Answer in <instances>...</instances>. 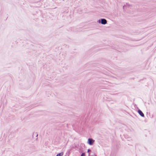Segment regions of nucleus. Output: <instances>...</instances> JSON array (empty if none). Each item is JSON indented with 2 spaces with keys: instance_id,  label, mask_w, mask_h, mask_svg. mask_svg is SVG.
Returning <instances> with one entry per match:
<instances>
[{
  "instance_id": "3",
  "label": "nucleus",
  "mask_w": 156,
  "mask_h": 156,
  "mask_svg": "<svg viewBox=\"0 0 156 156\" xmlns=\"http://www.w3.org/2000/svg\"><path fill=\"white\" fill-rule=\"evenodd\" d=\"M101 23L103 24H106L107 23V21L105 19H102L101 20Z\"/></svg>"
},
{
  "instance_id": "7",
  "label": "nucleus",
  "mask_w": 156,
  "mask_h": 156,
  "mask_svg": "<svg viewBox=\"0 0 156 156\" xmlns=\"http://www.w3.org/2000/svg\"><path fill=\"white\" fill-rule=\"evenodd\" d=\"M96 156L95 155H94L93 156Z\"/></svg>"
},
{
  "instance_id": "6",
  "label": "nucleus",
  "mask_w": 156,
  "mask_h": 156,
  "mask_svg": "<svg viewBox=\"0 0 156 156\" xmlns=\"http://www.w3.org/2000/svg\"><path fill=\"white\" fill-rule=\"evenodd\" d=\"M90 151V150H89V149H88V152H89V151Z\"/></svg>"
},
{
  "instance_id": "5",
  "label": "nucleus",
  "mask_w": 156,
  "mask_h": 156,
  "mask_svg": "<svg viewBox=\"0 0 156 156\" xmlns=\"http://www.w3.org/2000/svg\"><path fill=\"white\" fill-rule=\"evenodd\" d=\"M81 156H85V154L84 153H82L81 155Z\"/></svg>"
},
{
  "instance_id": "1",
  "label": "nucleus",
  "mask_w": 156,
  "mask_h": 156,
  "mask_svg": "<svg viewBox=\"0 0 156 156\" xmlns=\"http://www.w3.org/2000/svg\"><path fill=\"white\" fill-rule=\"evenodd\" d=\"M94 141V140L92 139L89 138L88 140V143L90 145H92L93 144Z\"/></svg>"
},
{
  "instance_id": "4",
  "label": "nucleus",
  "mask_w": 156,
  "mask_h": 156,
  "mask_svg": "<svg viewBox=\"0 0 156 156\" xmlns=\"http://www.w3.org/2000/svg\"><path fill=\"white\" fill-rule=\"evenodd\" d=\"M62 155V153H60L59 154H58L56 156H61Z\"/></svg>"
},
{
  "instance_id": "2",
  "label": "nucleus",
  "mask_w": 156,
  "mask_h": 156,
  "mask_svg": "<svg viewBox=\"0 0 156 156\" xmlns=\"http://www.w3.org/2000/svg\"><path fill=\"white\" fill-rule=\"evenodd\" d=\"M138 113L142 117H144V115L143 114V113L140 110H139L138 111Z\"/></svg>"
}]
</instances>
